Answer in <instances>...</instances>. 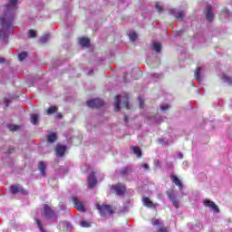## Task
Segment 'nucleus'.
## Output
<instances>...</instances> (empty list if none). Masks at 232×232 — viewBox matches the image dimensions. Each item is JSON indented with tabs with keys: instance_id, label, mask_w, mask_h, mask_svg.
Segmentation results:
<instances>
[{
	"instance_id": "obj_1",
	"label": "nucleus",
	"mask_w": 232,
	"mask_h": 232,
	"mask_svg": "<svg viewBox=\"0 0 232 232\" xmlns=\"http://www.w3.org/2000/svg\"><path fill=\"white\" fill-rule=\"evenodd\" d=\"M19 0H9L5 7V14L1 18L2 31L0 37H8L12 34V25L14 24V17H15V10H17V2Z\"/></svg>"
},
{
	"instance_id": "obj_2",
	"label": "nucleus",
	"mask_w": 232,
	"mask_h": 232,
	"mask_svg": "<svg viewBox=\"0 0 232 232\" xmlns=\"http://www.w3.org/2000/svg\"><path fill=\"white\" fill-rule=\"evenodd\" d=\"M41 213L42 217H44L45 220H50L53 224H57L59 217L61 216L59 210L50 207L49 205H45Z\"/></svg>"
},
{
	"instance_id": "obj_3",
	"label": "nucleus",
	"mask_w": 232,
	"mask_h": 232,
	"mask_svg": "<svg viewBox=\"0 0 232 232\" xmlns=\"http://www.w3.org/2000/svg\"><path fill=\"white\" fill-rule=\"evenodd\" d=\"M130 94L125 93L122 95H118L115 98L114 110L116 111H121V108H126V110H131V105H130Z\"/></svg>"
},
{
	"instance_id": "obj_4",
	"label": "nucleus",
	"mask_w": 232,
	"mask_h": 232,
	"mask_svg": "<svg viewBox=\"0 0 232 232\" xmlns=\"http://www.w3.org/2000/svg\"><path fill=\"white\" fill-rule=\"evenodd\" d=\"M96 208L98 209L101 217L102 218H108V217H111L115 212L113 208H111V205H96Z\"/></svg>"
},
{
	"instance_id": "obj_5",
	"label": "nucleus",
	"mask_w": 232,
	"mask_h": 232,
	"mask_svg": "<svg viewBox=\"0 0 232 232\" xmlns=\"http://www.w3.org/2000/svg\"><path fill=\"white\" fill-rule=\"evenodd\" d=\"M10 192L12 193V195H17V194L24 195V196L28 195V190L23 188L21 185L12 186L10 188Z\"/></svg>"
},
{
	"instance_id": "obj_6",
	"label": "nucleus",
	"mask_w": 232,
	"mask_h": 232,
	"mask_svg": "<svg viewBox=\"0 0 232 232\" xmlns=\"http://www.w3.org/2000/svg\"><path fill=\"white\" fill-rule=\"evenodd\" d=\"M170 15H173L177 21H182L184 19V16L186 15V11L184 10H179V9H170L169 10Z\"/></svg>"
},
{
	"instance_id": "obj_7",
	"label": "nucleus",
	"mask_w": 232,
	"mask_h": 232,
	"mask_svg": "<svg viewBox=\"0 0 232 232\" xmlns=\"http://www.w3.org/2000/svg\"><path fill=\"white\" fill-rule=\"evenodd\" d=\"M87 106L89 108H101V106H104V101L101 99H94L87 102Z\"/></svg>"
},
{
	"instance_id": "obj_8",
	"label": "nucleus",
	"mask_w": 232,
	"mask_h": 232,
	"mask_svg": "<svg viewBox=\"0 0 232 232\" xmlns=\"http://www.w3.org/2000/svg\"><path fill=\"white\" fill-rule=\"evenodd\" d=\"M111 189L116 195H122L123 193H126V186L121 183L112 186Z\"/></svg>"
},
{
	"instance_id": "obj_9",
	"label": "nucleus",
	"mask_w": 232,
	"mask_h": 232,
	"mask_svg": "<svg viewBox=\"0 0 232 232\" xmlns=\"http://www.w3.org/2000/svg\"><path fill=\"white\" fill-rule=\"evenodd\" d=\"M97 175H98L97 172H92L88 177V184L91 189L95 188V186H97V179L95 178L97 177Z\"/></svg>"
},
{
	"instance_id": "obj_10",
	"label": "nucleus",
	"mask_w": 232,
	"mask_h": 232,
	"mask_svg": "<svg viewBox=\"0 0 232 232\" xmlns=\"http://www.w3.org/2000/svg\"><path fill=\"white\" fill-rule=\"evenodd\" d=\"M206 19L207 21H213L215 19V14H213V7L211 5L207 6V11H206Z\"/></svg>"
},
{
	"instance_id": "obj_11",
	"label": "nucleus",
	"mask_w": 232,
	"mask_h": 232,
	"mask_svg": "<svg viewBox=\"0 0 232 232\" xmlns=\"http://www.w3.org/2000/svg\"><path fill=\"white\" fill-rule=\"evenodd\" d=\"M56 157H63L66 152V146L58 144L55 149Z\"/></svg>"
},
{
	"instance_id": "obj_12",
	"label": "nucleus",
	"mask_w": 232,
	"mask_h": 232,
	"mask_svg": "<svg viewBox=\"0 0 232 232\" xmlns=\"http://www.w3.org/2000/svg\"><path fill=\"white\" fill-rule=\"evenodd\" d=\"M219 78L221 79V81H223V82H226V84H228L229 86H232V77L226 74V73H222Z\"/></svg>"
},
{
	"instance_id": "obj_13",
	"label": "nucleus",
	"mask_w": 232,
	"mask_h": 232,
	"mask_svg": "<svg viewBox=\"0 0 232 232\" xmlns=\"http://www.w3.org/2000/svg\"><path fill=\"white\" fill-rule=\"evenodd\" d=\"M167 195L169 198V201L172 202V204H177V196L175 195V190L173 189L168 190Z\"/></svg>"
},
{
	"instance_id": "obj_14",
	"label": "nucleus",
	"mask_w": 232,
	"mask_h": 232,
	"mask_svg": "<svg viewBox=\"0 0 232 232\" xmlns=\"http://www.w3.org/2000/svg\"><path fill=\"white\" fill-rule=\"evenodd\" d=\"M38 169L42 176L46 177V163L44 161L39 163Z\"/></svg>"
},
{
	"instance_id": "obj_15",
	"label": "nucleus",
	"mask_w": 232,
	"mask_h": 232,
	"mask_svg": "<svg viewBox=\"0 0 232 232\" xmlns=\"http://www.w3.org/2000/svg\"><path fill=\"white\" fill-rule=\"evenodd\" d=\"M74 208L77 209V211H80V213H86V211H88L84 204H75Z\"/></svg>"
},
{
	"instance_id": "obj_16",
	"label": "nucleus",
	"mask_w": 232,
	"mask_h": 232,
	"mask_svg": "<svg viewBox=\"0 0 232 232\" xmlns=\"http://www.w3.org/2000/svg\"><path fill=\"white\" fill-rule=\"evenodd\" d=\"M195 78L198 82H201L202 81V69L200 67H198L195 72Z\"/></svg>"
},
{
	"instance_id": "obj_17",
	"label": "nucleus",
	"mask_w": 232,
	"mask_h": 232,
	"mask_svg": "<svg viewBox=\"0 0 232 232\" xmlns=\"http://www.w3.org/2000/svg\"><path fill=\"white\" fill-rule=\"evenodd\" d=\"M210 211H212L213 213H220V209L218 208V206H217V204H208L206 205Z\"/></svg>"
},
{
	"instance_id": "obj_18",
	"label": "nucleus",
	"mask_w": 232,
	"mask_h": 232,
	"mask_svg": "<svg viewBox=\"0 0 232 232\" xmlns=\"http://www.w3.org/2000/svg\"><path fill=\"white\" fill-rule=\"evenodd\" d=\"M171 180L179 189H182V181H180L177 176H171Z\"/></svg>"
},
{
	"instance_id": "obj_19",
	"label": "nucleus",
	"mask_w": 232,
	"mask_h": 232,
	"mask_svg": "<svg viewBox=\"0 0 232 232\" xmlns=\"http://www.w3.org/2000/svg\"><path fill=\"white\" fill-rule=\"evenodd\" d=\"M81 46H90V39L86 37H82L79 40Z\"/></svg>"
},
{
	"instance_id": "obj_20",
	"label": "nucleus",
	"mask_w": 232,
	"mask_h": 232,
	"mask_svg": "<svg viewBox=\"0 0 232 232\" xmlns=\"http://www.w3.org/2000/svg\"><path fill=\"white\" fill-rule=\"evenodd\" d=\"M132 151H133L134 155H137L138 159H140V157H142V150H140V148L133 147Z\"/></svg>"
},
{
	"instance_id": "obj_21",
	"label": "nucleus",
	"mask_w": 232,
	"mask_h": 232,
	"mask_svg": "<svg viewBox=\"0 0 232 232\" xmlns=\"http://www.w3.org/2000/svg\"><path fill=\"white\" fill-rule=\"evenodd\" d=\"M152 48H153V50H155L157 52V53H159L160 52V50L162 49V45L159 42H154L152 44Z\"/></svg>"
},
{
	"instance_id": "obj_22",
	"label": "nucleus",
	"mask_w": 232,
	"mask_h": 232,
	"mask_svg": "<svg viewBox=\"0 0 232 232\" xmlns=\"http://www.w3.org/2000/svg\"><path fill=\"white\" fill-rule=\"evenodd\" d=\"M31 122L32 124H39V115L38 114H32L31 115Z\"/></svg>"
},
{
	"instance_id": "obj_23",
	"label": "nucleus",
	"mask_w": 232,
	"mask_h": 232,
	"mask_svg": "<svg viewBox=\"0 0 232 232\" xmlns=\"http://www.w3.org/2000/svg\"><path fill=\"white\" fill-rule=\"evenodd\" d=\"M48 142H55L57 140V135L55 133L52 132L47 136Z\"/></svg>"
},
{
	"instance_id": "obj_24",
	"label": "nucleus",
	"mask_w": 232,
	"mask_h": 232,
	"mask_svg": "<svg viewBox=\"0 0 232 232\" xmlns=\"http://www.w3.org/2000/svg\"><path fill=\"white\" fill-rule=\"evenodd\" d=\"M129 37H130V41H131L132 43H135V41H137L138 34L135 32H130L129 34Z\"/></svg>"
},
{
	"instance_id": "obj_25",
	"label": "nucleus",
	"mask_w": 232,
	"mask_h": 232,
	"mask_svg": "<svg viewBox=\"0 0 232 232\" xmlns=\"http://www.w3.org/2000/svg\"><path fill=\"white\" fill-rule=\"evenodd\" d=\"M8 129L10 131H19V130H21V126L12 124L8 126Z\"/></svg>"
},
{
	"instance_id": "obj_26",
	"label": "nucleus",
	"mask_w": 232,
	"mask_h": 232,
	"mask_svg": "<svg viewBox=\"0 0 232 232\" xmlns=\"http://www.w3.org/2000/svg\"><path fill=\"white\" fill-rule=\"evenodd\" d=\"M50 34H44L41 38H40V43H42V44H44L49 39H50Z\"/></svg>"
},
{
	"instance_id": "obj_27",
	"label": "nucleus",
	"mask_w": 232,
	"mask_h": 232,
	"mask_svg": "<svg viewBox=\"0 0 232 232\" xmlns=\"http://www.w3.org/2000/svg\"><path fill=\"white\" fill-rule=\"evenodd\" d=\"M169 110V104L163 103L160 106V111H168Z\"/></svg>"
},
{
	"instance_id": "obj_28",
	"label": "nucleus",
	"mask_w": 232,
	"mask_h": 232,
	"mask_svg": "<svg viewBox=\"0 0 232 232\" xmlns=\"http://www.w3.org/2000/svg\"><path fill=\"white\" fill-rule=\"evenodd\" d=\"M80 226L82 227H92V223L82 220L81 221Z\"/></svg>"
},
{
	"instance_id": "obj_29",
	"label": "nucleus",
	"mask_w": 232,
	"mask_h": 232,
	"mask_svg": "<svg viewBox=\"0 0 232 232\" xmlns=\"http://www.w3.org/2000/svg\"><path fill=\"white\" fill-rule=\"evenodd\" d=\"M57 111L56 106H51L47 111V115H52V113H55Z\"/></svg>"
},
{
	"instance_id": "obj_30",
	"label": "nucleus",
	"mask_w": 232,
	"mask_h": 232,
	"mask_svg": "<svg viewBox=\"0 0 232 232\" xmlns=\"http://www.w3.org/2000/svg\"><path fill=\"white\" fill-rule=\"evenodd\" d=\"M144 206L147 209H153L154 211L157 210V204H145Z\"/></svg>"
},
{
	"instance_id": "obj_31",
	"label": "nucleus",
	"mask_w": 232,
	"mask_h": 232,
	"mask_svg": "<svg viewBox=\"0 0 232 232\" xmlns=\"http://www.w3.org/2000/svg\"><path fill=\"white\" fill-rule=\"evenodd\" d=\"M28 55V53H26V52L24 53H20L18 54V59L19 61H24V59H26V56Z\"/></svg>"
},
{
	"instance_id": "obj_32",
	"label": "nucleus",
	"mask_w": 232,
	"mask_h": 232,
	"mask_svg": "<svg viewBox=\"0 0 232 232\" xmlns=\"http://www.w3.org/2000/svg\"><path fill=\"white\" fill-rule=\"evenodd\" d=\"M36 35H37V32H35L34 30H29V32H28L29 37H35Z\"/></svg>"
},
{
	"instance_id": "obj_33",
	"label": "nucleus",
	"mask_w": 232,
	"mask_h": 232,
	"mask_svg": "<svg viewBox=\"0 0 232 232\" xmlns=\"http://www.w3.org/2000/svg\"><path fill=\"white\" fill-rule=\"evenodd\" d=\"M81 169L83 173H86L90 170V167L88 165H84V166H82Z\"/></svg>"
},
{
	"instance_id": "obj_34",
	"label": "nucleus",
	"mask_w": 232,
	"mask_h": 232,
	"mask_svg": "<svg viewBox=\"0 0 232 232\" xmlns=\"http://www.w3.org/2000/svg\"><path fill=\"white\" fill-rule=\"evenodd\" d=\"M152 226H160V220L153 218Z\"/></svg>"
},
{
	"instance_id": "obj_35",
	"label": "nucleus",
	"mask_w": 232,
	"mask_h": 232,
	"mask_svg": "<svg viewBox=\"0 0 232 232\" xmlns=\"http://www.w3.org/2000/svg\"><path fill=\"white\" fill-rule=\"evenodd\" d=\"M60 208L62 209V211H64L65 209V213H70V209L66 208V205H61Z\"/></svg>"
},
{
	"instance_id": "obj_36",
	"label": "nucleus",
	"mask_w": 232,
	"mask_h": 232,
	"mask_svg": "<svg viewBox=\"0 0 232 232\" xmlns=\"http://www.w3.org/2000/svg\"><path fill=\"white\" fill-rule=\"evenodd\" d=\"M63 226H65L67 227V229H72V223H70L68 221H64Z\"/></svg>"
},
{
	"instance_id": "obj_37",
	"label": "nucleus",
	"mask_w": 232,
	"mask_h": 232,
	"mask_svg": "<svg viewBox=\"0 0 232 232\" xmlns=\"http://www.w3.org/2000/svg\"><path fill=\"white\" fill-rule=\"evenodd\" d=\"M156 9L158 10V12H162V5H160V3H157Z\"/></svg>"
},
{
	"instance_id": "obj_38",
	"label": "nucleus",
	"mask_w": 232,
	"mask_h": 232,
	"mask_svg": "<svg viewBox=\"0 0 232 232\" xmlns=\"http://www.w3.org/2000/svg\"><path fill=\"white\" fill-rule=\"evenodd\" d=\"M142 203H143V204H152V203L150 202V200L149 199V198H142Z\"/></svg>"
},
{
	"instance_id": "obj_39",
	"label": "nucleus",
	"mask_w": 232,
	"mask_h": 232,
	"mask_svg": "<svg viewBox=\"0 0 232 232\" xmlns=\"http://www.w3.org/2000/svg\"><path fill=\"white\" fill-rule=\"evenodd\" d=\"M72 202H73V204H81L79 198H72Z\"/></svg>"
},
{
	"instance_id": "obj_40",
	"label": "nucleus",
	"mask_w": 232,
	"mask_h": 232,
	"mask_svg": "<svg viewBox=\"0 0 232 232\" xmlns=\"http://www.w3.org/2000/svg\"><path fill=\"white\" fill-rule=\"evenodd\" d=\"M139 102H140V108H144V100L142 98H139Z\"/></svg>"
},
{
	"instance_id": "obj_41",
	"label": "nucleus",
	"mask_w": 232,
	"mask_h": 232,
	"mask_svg": "<svg viewBox=\"0 0 232 232\" xmlns=\"http://www.w3.org/2000/svg\"><path fill=\"white\" fill-rule=\"evenodd\" d=\"M158 232H168V228L164 227H160L159 229H158Z\"/></svg>"
},
{
	"instance_id": "obj_42",
	"label": "nucleus",
	"mask_w": 232,
	"mask_h": 232,
	"mask_svg": "<svg viewBox=\"0 0 232 232\" xmlns=\"http://www.w3.org/2000/svg\"><path fill=\"white\" fill-rule=\"evenodd\" d=\"M141 168H143V169L148 170V169H150V165H148L147 163H145V164L141 165Z\"/></svg>"
},
{
	"instance_id": "obj_43",
	"label": "nucleus",
	"mask_w": 232,
	"mask_h": 232,
	"mask_svg": "<svg viewBox=\"0 0 232 232\" xmlns=\"http://www.w3.org/2000/svg\"><path fill=\"white\" fill-rule=\"evenodd\" d=\"M203 204H215V202H213V201H211V200H209V199H205V200L203 201Z\"/></svg>"
},
{
	"instance_id": "obj_44",
	"label": "nucleus",
	"mask_w": 232,
	"mask_h": 232,
	"mask_svg": "<svg viewBox=\"0 0 232 232\" xmlns=\"http://www.w3.org/2000/svg\"><path fill=\"white\" fill-rule=\"evenodd\" d=\"M159 141L160 142V144H168V141L164 139H160Z\"/></svg>"
},
{
	"instance_id": "obj_45",
	"label": "nucleus",
	"mask_w": 232,
	"mask_h": 232,
	"mask_svg": "<svg viewBox=\"0 0 232 232\" xmlns=\"http://www.w3.org/2000/svg\"><path fill=\"white\" fill-rule=\"evenodd\" d=\"M222 14L225 15V17H227V15H229V10L224 11Z\"/></svg>"
},
{
	"instance_id": "obj_46",
	"label": "nucleus",
	"mask_w": 232,
	"mask_h": 232,
	"mask_svg": "<svg viewBox=\"0 0 232 232\" xmlns=\"http://www.w3.org/2000/svg\"><path fill=\"white\" fill-rule=\"evenodd\" d=\"M121 175H126L128 173V169H124L121 170Z\"/></svg>"
},
{
	"instance_id": "obj_47",
	"label": "nucleus",
	"mask_w": 232,
	"mask_h": 232,
	"mask_svg": "<svg viewBox=\"0 0 232 232\" xmlns=\"http://www.w3.org/2000/svg\"><path fill=\"white\" fill-rule=\"evenodd\" d=\"M153 79H159V77H160V74L158 73H154L152 74Z\"/></svg>"
},
{
	"instance_id": "obj_48",
	"label": "nucleus",
	"mask_w": 232,
	"mask_h": 232,
	"mask_svg": "<svg viewBox=\"0 0 232 232\" xmlns=\"http://www.w3.org/2000/svg\"><path fill=\"white\" fill-rule=\"evenodd\" d=\"M179 159H184V155L182 153H179Z\"/></svg>"
},
{
	"instance_id": "obj_49",
	"label": "nucleus",
	"mask_w": 232,
	"mask_h": 232,
	"mask_svg": "<svg viewBox=\"0 0 232 232\" xmlns=\"http://www.w3.org/2000/svg\"><path fill=\"white\" fill-rule=\"evenodd\" d=\"M9 102H10V101H8L7 99L5 100V106H8Z\"/></svg>"
},
{
	"instance_id": "obj_50",
	"label": "nucleus",
	"mask_w": 232,
	"mask_h": 232,
	"mask_svg": "<svg viewBox=\"0 0 232 232\" xmlns=\"http://www.w3.org/2000/svg\"><path fill=\"white\" fill-rule=\"evenodd\" d=\"M5 63V58L0 57V63Z\"/></svg>"
},
{
	"instance_id": "obj_51",
	"label": "nucleus",
	"mask_w": 232,
	"mask_h": 232,
	"mask_svg": "<svg viewBox=\"0 0 232 232\" xmlns=\"http://www.w3.org/2000/svg\"><path fill=\"white\" fill-rule=\"evenodd\" d=\"M196 227H202V224L198 223V224L196 225Z\"/></svg>"
},
{
	"instance_id": "obj_52",
	"label": "nucleus",
	"mask_w": 232,
	"mask_h": 232,
	"mask_svg": "<svg viewBox=\"0 0 232 232\" xmlns=\"http://www.w3.org/2000/svg\"><path fill=\"white\" fill-rule=\"evenodd\" d=\"M128 121H129L128 116H124V121H125V122H128Z\"/></svg>"
},
{
	"instance_id": "obj_53",
	"label": "nucleus",
	"mask_w": 232,
	"mask_h": 232,
	"mask_svg": "<svg viewBox=\"0 0 232 232\" xmlns=\"http://www.w3.org/2000/svg\"><path fill=\"white\" fill-rule=\"evenodd\" d=\"M174 208H176V209H179V204H174Z\"/></svg>"
},
{
	"instance_id": "obj_54",
	"label": "nucleus",
	"mask_w": 232,
	"mask_h": 232,
	"mask_svg": "<svg viewBox=\"0 0 232 232\" xmlns=\"http://www.w3.org/2000/svg\"><path fill=\"white\" fill-rule=\"evenodd\" d=\"M188 227H193V225H191V224H188Z\"/></svg>"
},
{
	"instance_id": "obj_55",
	"label": "nucleus",
	"mask_w": 232,
	"mask_h": 232,
	"mask_svg": "<svg viewBox=\"0 0 232 232\" xmlns=\"http://www.w3.org/2000/svg\"><path fill=\"white\" fill-rule=\"evenodd\" d=\"M62 117H63V115H61V114H60V115H58V118H59V119H61Z\"/></svg>"
},
{
	"instance_id": "obj_56",
	"label": "nucleus",
	"mask_w": 232,
	"mask_h": 232,
	"mask_svg": "<svg viewBox=\"0 0 232 232\" xmlns=\"http://www.w3.org/2000/svg\"><path fill=\"white\" fill-rule=\"evenodd\" d=\"M92 71H91V72H89V75H92Z\"/></svg>"
},
{
	"instance_id": "obj_57",
	"label": "nucleus",
	"mask_w": 232,
	"mask_h": 232,
	"mask_svg": "<svg viewBox=\"0 0 232 232\" xmlns=\"http://www.w3.org/2000/svg\"><path fill=\"white\" fill-rule=\"evenodd\" d=\"M9 153H12V150H9Z\"/></svg>"
}]
</instances>
